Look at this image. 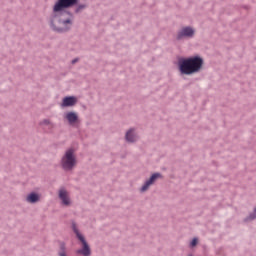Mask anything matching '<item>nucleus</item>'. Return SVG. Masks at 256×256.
Listing matches in <instances>:
<instances>
[{"mask_svg":"<svg viewBox=\"0 0 256 256\" xmlns=\"http://www.w3.org/2000/svg\"><path fill=\"white\" fill-rule=\"evenodd\" d=\"M77 0H57L52 6V13L48 18L49 27L54 33H67L73 29L75 17L71 12L65 13L66 9H73Z\"/></svg>","mask_w":256,"mask_h":256,"instance_id":"1","label":"nucleus"},{"mask_svg":"<svg viewBox=\"0 0 256 256\" xmlns=\"http://www.w3.org/2000/svg\"><path fill=\"white\" fill-rule=\"evenodd\" d=\"M205 60L199 55L180 58L177 63L178 71L181 77L197 75L203 71Z\"/></svg>","mask_w":256,"mask_h":256,"instance_id":"2","label":"nucleus"},{"mask_svg":"<svg viewBox=\"0 0 256 256\" xmlns=\"http://www.w3.org/2000/svg\"><path fill=\"white\" fill-rule=\"evenodd\" d=\"M77 149L75 147L67 148L60 158V167L66 173H69L77 167Z\"/></svg>","mask_w":256,"mask_h":256,"instance_id":"3","label":"nucleus"},{"mask_svg":"<svg viewBox=\"0 0 256 256\" xmlns=\"http://www.w3.org/2000/svg\"><path fill=\"white\" fill-rule=\"evenodd\" d=\"M73 232L76 235V238L79 241V246L80 248L76 251L78 255L82 256H91V246L89 245V242H87V239L85 238V235L81 233L79 230V227L75 222L72 223L71 225Z\"/></svg>","mask_w":256,"mask_h":256,"instance_id":"4","label":"nucleus"},{"mask_svg":"<svg viewBox=\"0 0 256 256\" xmlns=\"http://www.w3.org/2000/svg\"><path fill=\"white\" fill-rule=\"evenodd\" d=\"M197 35V29L191 25L182 26L176 33V41H183L185 39H194Z\"/></svg>","mask_w":256,"mask_h":256,"instance_id":"5","label":"nucleus"},{"mask_svg":"<svg viewBox=\"0 0 256 256\" xmlns=\"http://www.w3.org/2000/svg\"><path fill=\"white\" fill-rule=\"evenodd\" d=\"M63 121L64 123H67V125H69L70 127H79V124L81 123L79 113L73 110H68L64 112Z\"/></svg>","mask_w":256,"mask_h":256,"instance_id":"6","label":"nucleus"},{"mask_svg":"<svg viewBox=\"0 0 256 256\" xmlns=\"http://www.w3.org/2000/svg\"><path fill=\"white\" fill-rule=\"evenodd\" d=\"M139 139H141V135L137 127H130L124 133V140L129 145H135Z\"/></svg>","mask_w":256,"mask_h":256,"instance_id":"7","label":"nucleus"},{"mask_svg":"<svg viewBox=\"0 0 256 256\" xmlns=\"http://www.w3.org/2000/svg\"><path fill=\"white\" fill-rule=\"evenodd\" d=\"M159 179H163V175H161V173L157 172V173L152 174L149 177V179L144 181L142 186L139 188V191L141 193H147V191L149 189H151V187H153V184L157 183V181H159Z\"/></svg>","mask_w":256,"mask_h":256,"instance_id":"8","label":"nucleus"},{"mask_svg":"<svg viewBox=\"0 0 256 256\" xmlns=\"http://www.w3.org/2000/svg\"><path fill=\"white\" fill-rule=\"evenodd\" d=\"M58 199L62 207H71L73 205V199H71V193L65 188L58 190Z\"/></svg>","mask_w":256,"mask_h":256,"instance_id":"9","label":"nucleus"},{"mask_svg":"<svg viewBox=\"0 0 256 256\" xmlns=\"http://www.w3.org/2000/svg\"><path fill=\"white\" fill-rule=\"evenodd\" d=\"M41 199H43V196L41 195V192L37 191H32L25 197V201L29 205H37V203H41Z\"/></svg>","mask_w":256,"mask_h":256,"instance_id":"10","label":"nucleus"},{"mask_svg":"<svg viewBox=\"0 0 256 256\" xmlns=\"http://www.w3.org/2000/svg\"><path fill=\"white\" fill-rule=\"evenodd\" d=\"M77 103H79V98H77V96H65L62 98L60 107L61 109H67L69 107H75Z\"/></svg>","mask_w":256,"mask_h":256,"instance_id":"11","label":"nucleus"},{"mask_svg":"<svg viewBox=\"0 0 256 256\" xmlns=\"http://www.w3.org/2000/svg\"><path fill=\"white\" fill-rule=\"evenodd\" d=\"M87 2H79V0H76V4L72 7L74 13L79 14L83 13L85 9H87Z\"/></svg>","mask_w":256,"mask_h":256,"instance_id":"12","label":"nucleus"},{"mask_svg":"<svg viewBox=\"0 0 256 256\" xmlns=\"http://www.w3.org/2000/svg\"><path fill=\"white\" fill-rule=\"evenodd\" d=\"M40 127H47L48 129H55V123L49 118H44L39 122Z\"/></svg>","mask_w":256,"mask_h":256,"instance_id":"13","label":"nucleus"},{"mask_svg":"<svg viewBox=\"0 0 256 256\" xmlns=\"http://www.w3.org/2000/svg\"><path fill=\"white\" fill-rule=\"evenodd\" d=\"M256 219V207L253 211L246 217V221H254Z\"/></svg>","mask_w":256,"mask_h":256,"instance_id":"14","label":"nucleus"},{"mask_svg":"<svg viewBox=\"0 0 256 256\" xmlns=\"http://www.w3.org/2000/svg\"><path fill=\"white\" fill-rule=\"evenodd\" d=\"M197 243H199V239L194 238V239L190 242V247H197Z\"/></svg>","mask_w":256,"mask_h":256,"instance_id":"15","label":"nucleus"},{"mask_svg":"<svg viewBox=\"0 0 256 256\" xmlns=\"http://www.w3.org/2000/svg\"><path fill=\"white\" fill-rule=\"evenodd\" d=\"M58 255H59V256H68V255H67V252H65V251H60V252L58 253Z\"/></svg>","mask_w":256,"mask_h":256,"instance_id":"16","label":"nucleus"},{"mask_svg":"<svg viewBox=\"0 0 256 256\" xmlns=\"http://www.w3.org/2000/svg\"><path fill=\"white\" fill-rule=\"evenodd\" d=\"M58 255H59V256H68V255H67V252H65V251H60V252L58 253Z\"/></svg>","mask_w":256,"mask_h":256,"instance_id":"17","label":"nucleus"},{"mask_svg":"<svg viewBox=\"0 0 256 256\" xmlns=\"http://www.w3.org/2000/svg\"><path fill=\"white\" fill-rule=\"evenodd\" d=\"M77 61H79V59H74V60H72V65H75V63H77Z\"/></svg>","mask_w":256,"mask_h":256,"instance_id":"18","label":"nucleus"}]
</instances>
